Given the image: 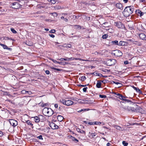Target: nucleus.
Segmentation results:
<instances>
[{"label":"nucleus","mask_w":146,"mask_h":146,"mask_svg":"<svg viewBox=\"0 0 146 146\" xmlns=\"http://www.w3.org/2000/svg\"><path fill=\"white\" fill-rule=\"evenodd\" d=\"M114 127L115 128L117 129L120 130L121 129V127L118 125H115Z\"/></svg>","instance_id":"obj_31"},{"label":"nucleus","mask_w":146,"mask_h":146,"mask_svg":"<svg viewBox=\"0 0 146 146\" xmlns=\"http://www.w3.org/2000/svg\"><path fill=\"white\" fill-rule=\"evenodd\" d=\"M65 103V105H66L67 106H69L72 105L73 104V101L69 100L66 101V100Z\"/></svg>","instance_id":"obj_13"},{"label":"nucleus","mask_w":146,"mask_h":146,"mask_svg":"<svg viewBox=\"0 0 146 146\" xmlns=\"http://www.w3.org/2000/svg\"><path fill=\"white\" fill-rule=\"evenodd\" d=\"M128 62L127 61H125L124 62V64H128Z\"/></svg>","instance_id":"obj_59"},{"label":"nucleus","mask_w":146,"mask_h":146,"mask_svg":"<svg viewBox=\"0 0 146 146\" xmlns=\"http://www.w3.org/2000/svg\"><path fill=\"white\" fill-rule=\"evenodd\" d=\"M102 123L103 125H104L105 124V123H101L100 122H96L95 121L94 122V125H100V124Z\"/></svg>","instance_id":"obj_29"},{"label":"nucleus","mask_w":146,"mask_h":146,"mask_svg":"<svg viewBox=\"0 0 146 146\" xmlns=\"http://www.w3.org/2000/svg\"><path fill=\"white\" fill-rule=\"evenodd\" d=\"M121 97H120V98H119V99H120L121 100V99H122V98H127L126 97H125V96H123L122 95H121Z\"/></svg>","instance_id":"obj_58"},{"label":"nucleus","mask_w":146,"mask_h":146,"mask_svg":"<svg viewBox=\"0 0 146 146\" xmlns=\"http://www.w3.org/2000/svg\"><path fill=\"white\" fill-rule=\"evenodd\" d=\"M125 42L120 41L119 42H118V45L119 46H124L125 45Z\"/></svg>","instance_id":"obj_23"},{"label":"nucleus","mask_w":146,"mask_h":146,"mask_svg":"<svg viewBox=\"0 0 146 146\" xmlns=\"http://www.w3.org/2000/svg\"><path fill=\"white\" fill-rule=\"evenodd\" d=\"M52 69H53L57 71H60L61 70L59 69L56 68L54 67H52L51 68Z\"/></svg>","instance_id":"obj_40"},{"label":"nucleus","mask_w":146,"mask_h":146,"mask_svg":"<svg viewBox=\"0 0 146 146\" xmlns=\"http://www.w3.org/2000/svg\"><path fill=\"white\" fill-rule=\"evenodd\" d=\"M116 60L114 59L108 60L106 61V63L107 65L111 66L114 65L116 62Z\"/></svg>","instance_id":"obj_4"},{"label":"nucleus","mask_w":146,"mask_h":146,"mask_svg":"<svg viewBox=\"0 0 146 146\" xmlns=\"http://www.w3.org/2000/svg\"><path fill=\"white\" fill-rule=\"evenodd\" d=\"M138 90L137 92H138L139 94H141L142 93V91L139 89Z\"/></svg>","instance_id":"obj_55"},{"label":"nucleus","mask_w":146,"mask_h":146,"mask_svg":"<svg viewBox=\"0 0 146 146\" xmlns=\"http://www.w3.org/2000/svg\"><path fill=\"white\" fill-rule=\"evenodd\" d=\"M26 122L28 125H31L32 126H33V124H32L31 121H30L28 120L26 121Z\"/></svg>","instance_id":"obj_32"},{"label":"nucleus","mask_w":146,"mask_h":146,"mask_svg":"<svg viewBox=\"0 0 146 146\" xmlns=\"http://www.w3.org/2000/svg\"><path fill=\"white\" fill-rule=\"evenodd\" d=\"M71 138L73 141L76 143L78 142L79 141L77 139H76L75 137H72L71 136Z\"/></svg>","instance_id":"obj_22"},{"label":"nucleus","mask_w":146,"mask_h":146,"mask_svg":"<svg viewBox=\"0 0 146 146\" xmlns=\"http://www.w3.org/2000/svg\"><path fill=\"white\" fill-rule=\"evenodd\" d=\"M73 17L74 18H75L76 19H78L77 16L75 15H74L73 16Z\"/></svg>","instance_id":"obj_63"},{"label":"nucleus","mask_w":146,"mask_h":146,"mask_svg":"<svg viewBox=\"0 0 146 146\" xmlns=\"http://www.w3.org/2000/svg\"><path fill=\"white\" fill-rule=\"evenodd\" d=\"M88 88L87 87H85L83 89V91L84 92H86V91L87 89Z\"/></svg>","instance_id":"obj_51"},{"label":"nucleus","mask_w":146,"mask_h":146,"mask_svg":"<svg viewBox=\"0 0 146 146\" xmlns=\"http://www.w3.org/2000/svg\"><path fill=\"white\" fill-rule=\"evenodd\" d=\"M110 144L109 143H107L106 145L107 146H110Z\"/></svg>","instance_id":"obj_64"},{"label":"nucleus","mask_w":146,"mask_h":146,"mask_svg":"<svg viewBox=\"0 0 146 146\" xmlns=\"http://www.w3.org/2000/svg\"><path fill=\"white\" fill-rule=\"evenodd\" d=\"M50 126L51 129H54L58 128V126L56 124L53 122H52L50 124Z\"/></svg>","instance_id":"obj_8"},{"label":"nucleus","mask_w":146,"mask_h":146,"mask_svg":"<svg viewBox=\"0 0 146 146\" xmlns=\"http://www.w3.org/2000/svg\"><path fill=\"white\" fill-rule=\"evenodd\" d=\"M99 96L100 98H106L107 97L106 95H100Z\"/></svg>","instance_id":"obj_42"},{"label":"nucleus","mask_w":146,"mask_h":146,"mask_svg":"<svg viewBox=\"0 0 146 146\" xmlns=\"http://www.w3.org/2000/svg\"><path fill=\"white\" fill-rule=\"evenodd\" d=\"M45 73L47 74H50V71L48 70H46L45 71Z\"/></svg>","instance_id":"obj_53"},{"label":"nucleus","mask_w":146,"mask_h":146,"mask_svg":"<svg viewBox=\"0 0 146 146\" xmlns=\"http://www.w3.org/2000/svg\"><path fill=\"white\" fill-rule=\"evenodd\" d=\"M71 45L70 44H68L66 46V47L67 48H71Z\"/></svg>","instance_id":"obj_48"},{"label":"nucleus","mask_w":146,"mask_h":146,"mask_svg":"<svg viewBox=\"0 0 146 146\" xmlns=\"http://www.w3.org/2000/svg\"><path fill=\"white\" fill-rule=\"evenodd\" d=\"M60 101L61 103H62L63 104L65 105V102L66 101V100H65L62 99L60 100Z\"/></svg>","instance_id":"obj_33"},{"label":"nucleus","mask_w":146,"mask_h":146,"mask_svg":"<svg viewBox=\"0 0 146 146\" xmlns=\"http://www.w3.org/2000/svg\"><path fill=\"white\" fill-rule=\"evenodd\" d=\"M88 124L90 125H94V122H90L88 123Z\"/></svg>","instance_id":"obj_46"},{"label":"nucleus","mask_w":146,"mask_h":146,"mask_svg":"<svg viewBox=\"0 0 146 146\" xmlns=\"http://www.w3.org/2000/svg\"><path fill=\"white\" fill-rule=\"evenodd\" d=\"M52 61L54 63H57L59 64H61L62 63V62H58L56 61V60L53 59L52 60Z\"/></svg>","instance_id":"obj_38"},{"label":"nucleus","mask_w":146,"mask_h":146,"mask_svg":"<svg viewBox=\"0 0 146 146\" xmlns=\"http://www.w3.org/2000/svg\"><path fill=\"white\" fill-rule=\"evenodd\" d=\"M90 110V109L88 108H84L82 109H81L79 111H78V112L80 113L81 112H84V111H88Z\"/></svg>","instance_id":"obj_18"},{"label":"nucleus","mask_w":146,"mask_h":146,"mask_svg":"<svg viewBox=\"0 0 146 146\" xmlns=\"http://www.w3.org/2000/svg\"><path fill=\"white\" fill-rule=\"evenodd\" d=\"M49 36L52 38H54L55 36L53 34H49Z\"/></svg>","instance_id":"obj_54"},{"label":"nucleus","mask_w":146,"mask_h":146,"mask_svg":"<svg viewBox=\"0 0 146 146\" xmlns=\"http://www.w3.org/2000/svg\"><path fill=\"white\" fill-rule=\"evenodd\" d=\"M86 79V78L85 76H82L81 77L80 80H81V81H83L85 80Z\"/></svg>","instance_id":"obj_37"},{"label":"nucleus","mask_w":146,"mask_h":146,"mask_svg":"<svg viewBox=\"0 0 146 146\" xmlns=\"http://www.w3.org/2000/svg\"><path fill=\"white\" fill-rule=\"evenodd\" d=\"M63 117L61 115H58L57 117V119L58 120L60 121H62L63 119Z\"/></svg>","instance_id":"obj_17"},{"label":"nucleus","mask_w":146,"mask_h":146,"mask_svg":"<svg viewBox=\"0 0 146 146\" xmlns=\"http://www.w3.org/2000/svg\"><path fill=\"white\" fill-rule=\"evenodd\" d=\"M134 9V7L132 6L127 7L123 11V13L125 17H127L133 13Z\"/></svg>","instance_id":"obj_1"},{"label":"nucleus","mask_w":146,"mask_h":146,"mask_svg":"<svg viewBox=\"0 0 146 146\" xmlns=\"http://www.w3.org/2000/svg\"><path fill=\"white\" fill-rule=\"evenodd\" d=\"M55 32V30L54 29H52L49 32L51 33H54Z\"/></svg>","instance_id":"obj_45"},{"label":"nucleus","mask_w":146,"mask_h":146,"mask_svg":"<svg viewBox=\"0 0 146 146\" xmlns=\"http://www.w3.org/2000/svg\"><path fill=\"white\" fill-rule=\"evenodd\" d=\"M74 60V58L71 57L70 58H68L67 57L66 58H62L59 59V60L61 61H62L63 60L65 61H70V60Z\"/></svg>","instance_id":"obj_11"},{"label":"nucleus","mask_w":146,"mask_h":146,"mask_svg":"<svg viewBox=\"0 0 146 146\" xmlns=\"http://www.w3.org/2000/svg\"><path fill=\"white\" fill-rule=\"evenodd\" d=\"M128 41H129L130 42H137V41H135V40L133 39H128Z\"/></svg>","instance_id":"obj_39"},{"label":"nucleus","mask_w":146,"mask_h":146,"mask_svg":"<svg viewBox=\"0 0 146 146\" xmlns=\"http://www.w3.org/2000/svg\"><path fill=\"white\" fill-rule=\"evenodd\" d=\"M108 26L104 25V29H105L106 30H112L111 29H108Z\"/></svg>","instance_id":"obj_30"},{"label":"nucleus","mask_w":146,"mask_h":146,"mask_svg":"<svg viewBox=\"0 0 146 146\" xmlns=\"http://www.w3.org/2000/svg\"><path fill=\"white\" fill-rule=\"evenodd\" d=\"M40 106L42 107H45L46 106V105H47V104H43V103H40Z\"/></svg>","instance_id":"obj_36"},{"label":"nucleus","mask_w":146,"mask_h":146,"mask_svg":"<svg viewBox=\"0 0 146 146\" xmlns=\"http://www.w3.org/2000/svg\"><path fill=\"white\" fill-rule=\"evenodd\" d=\"M115 7L121 10L123 9V6L122 4L119 3H117L115 4Z\"/></svg>","instance_id":"obj_12"},{"label":"nucleus","mask_w":146,"mask_h":146,"mask_svg":"<svg viewBox=\"0 0 146 146\" xmlns=\"http://www.w3.org/2000/svg\"><path fill=\"white\" fill-rule=\"evenodd\" d=\"M113 83H114L116 84H117V85L119 84V86L118 87H121L122 85L121 83H120L119 82H117L113 81Z\"/></svg>","instance_id":"obj_28"},{"label":"nucleus","mask_w":146,"mask_h":146,"mask_svg":"<svg viewBox=\"0 0 146 146\" xmlns=\"http://www.w3.org/2000/svg\"><path fill=\"white\" fill-rule=\"evenodd\" d=\"M44 114L47 116H51L54 113V111L50 108H45L42 111Z\"/></svg>","instance_id":"obj_2"},{"label":"nucleus","mask_w":146,"mask_h":146,"mask_svg":"<svg viewBox=\"0 0 146 146\" xmlns=\"http://www.w3.org/2000/svg\"><path fill=\"white\" fill-rule=\"evenodd\" d=\"M9 123L13 127L16 126L18 125L17 121L13 119H10L9 120Z\"/></svg>","instance_id":"obj_7"},{"label":"nucleus","mask_w":146,"mask_h":146,"mask_svg":"<svg viewBox=\"0 0 146 146\" xmlns=\"http://www.w3.org/2000/svg\"><path fill=\"white\" fill-rule=\"evenodd\" d=\"M21 93L22 94H25L27 93V91L25 90H23L21 91Z\"/></svg>","instance_id":"obj_50"},{"label":"nucleus","mask_w":146,"mask_h":146,"mask_svg":"<svg viewBox=\"0 0 146 146\" xmlns=\"http://www.w3.org/2000/svg\"><path fill=\"white\" fill-rule=\"evenodd\" d=\"M121 94L119 93H117V96H116V97L117 98H120V97H121Z\"/></svg>","instance_id":"obj_44"},{"label":"nucleus","mask_w":146,"mask_h":146,"mask_svg":"<svg viewBox=\"0 0 146 146\" xmlns=\"http://www.w3.org/2000/svg\"><path fill=\"white\" fill-rule=\"evenodd\" d=\"M101 82H103V83H106V81L105 80H102V81H100Z\"/></svg>","instance_id":"obj_61"},{"label":"nucleus","mask_w":146,"mask_h":146,"mask_svg":"<svg viewBox=\"0 0 146 146\" xmlns=\"http://www.w3.org/2000/svg\"><path fill=\"white\" fill-rule=\"evenodd\" d=\"M82 101L84 102L85 103H87L89 102V101L88 100H83Z\"/></svg>","instance_id":"obj_47"},{"label":"nucleus","mask_w":146,"mask_h":146,"mask_svg":"<svg viewBox=\"0 0 146 146\" xmlns=\"http://www.w3.org/2000/svg\"><path fill=\"white\" fill-rule=\"evenodd\" d=\"M36 138H38V139H41V140H42L43 139V138H42V136L41 135H39Z\"/></svg>","instance_id":"obj_43"},{"label":"nucleus","mask_w":146,"mask_h":146,"mask_svg":"<svg viewBox=\"0 0 146 146\" xmlns=\"http://www.w3.org/2000/svg\"><path fill=\"white\" fill-rule=\"evenodd\" d=\"M112 56H115V57L121 56L123 54L121 52L118 50H115L112 51L111 53Z\"/></svg>","instance_id":"obj_3"},{"label":"nucleus","mask_w":146,"mask_h":146,"mask_svg":"<svg viewBox=\"0 0 146 146\" xmlns=\"http://www.w3.org/2000/svg\"><path fill=\"white\" fill-rule=\"evenodd\" d=\"M27 93L28 94L30 95L32 94V92L31 91H27Z\"/></svg>","instance_id":"obj_57"},{"label":"nucleus","mask_w":146,"mask_h":146,"mask_svg":"<svg viewBox=\"0 0 146 146\" xmlns=\"http://www.w3.org/2000/svg\"><path fill=\"white\" fill-rule=\"evenodd\" d=\"M108 35L107 34H105L103 35L102 36V38L103 39H106L108 37Z\"/></svg>","instance_id":"obj_34"},{"label":"nucleus","mask_w":146,"mask_h":146,"mask_svg":"<svg viewBox=\"0 0 146 146\" xmlns=\"http://www.w3.org/2000/svg\"><path fill=\"white\" fill-rule=\"evenodd\" d=\"M122 144L124 146H127L128 145V143L126 142L125 141H123Z\"/></svg>","instance_id":"obj_41"},{"label":"nucleus","mask_w":146,"mask_h":146,"mask_svg":"<svg viewBox=\"0 0 146 146\" xmlns=\"http://www.w3.org/2000/svg\"><path fill=\"white\" fill-rule=\"evenodd\" d=\"M136 12L138 14V15H139L140 17L142 16L143 15V13L139 10H136Z\"/></svg>","instance_id":"obj_14"},{"label":"nucleus","mask_w":146,"mask_h":146,"mask_svg":"<svg viewBox=\"0 0 146 146\" xmlns=\"http://www.w3.org/2000/svg\"><path fill=\"white\" fill-rule=\"evenodd\" d=\"M101 82L100 81H98L96 84V87L98 88H101Z\"/></svg>","instance_id":"obj_20"},{"label":"nucleus","mask_w":146,"mask_h":146,"mask_svg":"<svg viewBox=\"0 0 146 146\" xmlns=\"http://www.w3.org/2000/svg\"><path fill=\"white\" fill-rule=\"evenodd\" d=\"M3 135V132L0 131V137L2 136Z\"/></svg>","instance_id":"obj_56"},{"label":"nucleus","mask_w":146,"mask_h":146,"mask_svg":"<svg viewBox=\"0 0 146 146\" xmlns=\"http://www.w3.org/2000/svg\"><path fill=\"white\" fill-rule=\"evenodd\" d=\"M74 27L75 29H81V27L79 25H75L74 26Z\"/></svg>","instance_id":"obj_24"},{"label":"nucleus","mask_w":146,"mask_h":146,"mask_svg":"<svg viewBox=\"0 0 146 146\" xmlns=\"http://www.w3.org/2000/svg\"><path fill=\"white\" fill-rule=\"evenodd\" d=\"M50 1H51V3L53 4H54L55 3V0H50Z\"/></svg>","instance_id":"obj_60"},{"label":"nucleus","mask_w":146,"mask_h":146,"mask_svg":"<svg viewBox=\"0 0 146 146\" xmlns=\"http://www.w3.org/2000/svg\"><path fill=\"white\" fill-rule=\"evenodd\" d=\"M76 130L79 133H83L85 135V134H86L85 131L82 130L81 129H80V128L77 129Z\"/></svg>","instance_id":"obj_15"},{"label":"nucleus","mask_w":146,"mask_h":146,"mask_svg":"<svg viewBox=\"0 0 146 146\" xmlns=\"http://www.w3.org/2000/svg\"><path fill=\"white\" fill-rule=\"evenodd\" d=\"M58 106V104H54V107L55 108H57Z\"/></svg>","instance_id":"obj_62"},{"label":"nucleus","mask_w":146,"mask_h":146,"mask_svg":"<svg viewBox=\"0 0 146 146\" xmlns=\"http://www.w3.org/2000/svg\"><path fill=\"white\" fill-rule=\"evenodd\" d=\"M33 118H34L35 120V121L36 123H38L40 121L39 118L37 116H36L34 117H33Z\"/></svg>","instance_id":"obj_21"},{"label":"nucleus","mask_w":146,"mask_h":146,"mask_svg":"<svg viewBox=\"0 0 146 146\" xmlns=\"http://www.w3.org/2000/svg\"><path fill=\"white\" fill-rule=\"evenodd\" d=\"M139 36L140 39L146 40V36L143 33L139 34Z\"/></svg>","instance_id":"obj_9"},{"label":"nucleus","mask_w":146,"mask_h":146,"mask_svg":"<svg viewBox=\"0 0 146 146\" xmlns=\"http://www.w3.org/2000/svg\"><path fill=\"white\" fill-rule=\"evenodd\" d=\"M74 58V59L76 60H79L82 61H88V60H85L82 59H81V58Z\"/></svg>","instance_id":"obj_27"},{"label":"nucleus","mask_w":146,"mask_h":146,"mask_svg":"<svg viewBox=\"0 0 146 146\" xmlns=\"http://www.w3.org/2000/svg\"><path fill=\"white\" fill-rule=\"evenodd\" d=\"M11 7L13 8L17 9L20 8L21 5L18 2H14L10 5Z\"/></svg>","instance_id":"obj_6"},{"label":"nucleus","mask_w":146,"mask_h":146,"mask_svg":"<svg viewBox=\"0 0 146 146\" xmlns=\"http://www.w3.org/2000/svg\"><path fill=\"white\" fill-rule=\"evenodd\" d=\"M96 134L95 133L89 132V135L90 137L95 138L94 137L96 136Z\"/></svg>","instance_id":"obj_16"},{"label":"nucleus","mask_w":146,"mask_h":146,"mask_svg":"<svg viewBox=\"0 0 146 146\" xmlns=\"http://www.w3.org/2000/svg\"><path fill=\"white\" fill-rule=\"evenodd\" d=\"M115 25L119 29H123L125 28V25L121 22L120 21L115 22Z\"/></svg>","instance_id":"obj_5"},{"label":"nucleus","mask_w":146,"mask_h":146,"mask_svg":"<svg viewBox=\"0 0 146 146\" xmlns=\"http://www.w3.org/2000/svg\"><path fill=\"white\" fill-rule=\"evenodd\" d=\"M11 30L13 33L15 34L17 33V31L13 28H11Z\"/></svg>","instance_id":"obj_35"},{"label":"nucleus","mask_w":146,"mask_h":146,"mask_svg":"<svg viewBox=\"0 0 146 146\" xmlns=\"http://www.w3.org/2000/svg\"><path fill=\"white\" fill-rule=\"evenodd\" d=\"M67 15L66 13H63L62 14V16L61 17V19H63L66 22H68V19L66 18V16Z\"/></svg>","instance_id":"obj_10"},{"label":"nucleus","mask_w":146,"mask_h":146,"mask_svg":"<svg viewBox=\"0 0 146 146\" xmlns=\"http://www.w3.org/2000/svg\"><path fill=\"white\" fill-rule=\"evenodd\" d=\"M122 99H121V100H122L123 101H125V102H131V100H127L125 99V98H122Z\"/></svg>","instance_id":"obj_26"},{"label":"nucleus","mask_w":146,"mask_h":146,"mask_svg":"<svg viewBox=\"0 0 146 146\" xmlns=\"http://www.w3.org/2000/svg\"><path fill=\"white\" fill-rule=\"evenodd\" d=\"M111 43L113 45H118V42L117 40H115L114 41H112L111 42Z\"/></svg>","instance_id":"obj_19"},{"label":"nucleus","mask_w":146,"mask_h":146,"mask_svg":"<svg viewBox=\"0 0 146 146\" xmlns=\"http://www.w3.org/2000/svg\"><path fill=\"white\" fill-rule=\"evenodd\" d=\"M1 46L3 47V48L4 49H10V48H9L6 45H5L3 44H1Z\"/></svg>","instance_id":"obj_25"},{"label":"nucleus","mask_w":146,"mask_h":146,"mask_svg":"<svg viewBox=\"0 0 146 146\" xmlns=\"http://www.w3.org/2000/svg\"><path fill=\"white\" fill-rule=\"evenodd\" d=\"M132 87L137 92L138 91V89H139V88H136L135 87H134V86H132Z\"/></svg>","instance_id":"obj_52"},{"label":"nucleus","mask_w":146,"mask_h":146,"mask_svg":"<svg viewBox=\"0 0 146 146\" xmlns=\"http://www.w3.org/2000/svg\"><path fill=\"white\" fill-rule=\"evenodd\" d=\"M108 24V23L107 22H105L103 23V27H104V26H107L108 27L109 26L108 25H107V24Z\"/></svg>","instance_id":"obj_49"}]
</instances>
